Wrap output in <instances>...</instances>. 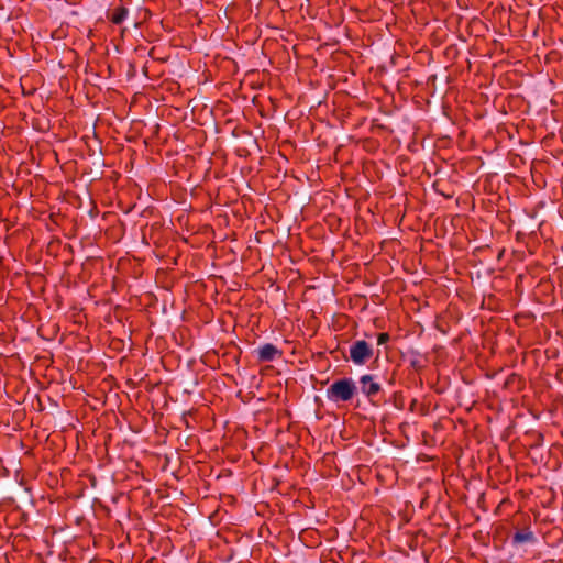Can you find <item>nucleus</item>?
<instances>
[{
	"label": "nucleus",
	"instance_id": "39448f33",
	"mask_svg": "<svg viewBox=\"0 0 563 563\" xmlns=\"http://www.w3.org/2000/svg\"><path fill=\"white\" fill-rule=\"evenodd\" d=\"M538 488H539V494L536 496V498L539 499V503L543 507L549 506L554 500V494H553L552 488L547 487L545 485H541Z\"/></svg>",
	"mask_w": 563,
	"mask_h": 563
},
{
	"label": "nucleus",
	"instance_id": "ddd939ff",
	"mask_svg": "<svg viewBox=\"0 0 563 563\" xmlns=\"http://www.w3.org/2000/svg\"><path fill=\"white\" fill-rule=\"evenodd\" d=\"M543 225H544V220H540V221L538 222V228H539V230H541V228H542Z\"/></svg>",
	"mask_w": 563,
	"mask_h": 563
},
{
	"label": "nucleus",
	"instance_id": "f8f14e48",
	"mask_svg": "<svg viewBox=\"0 0 563 563\" xmlns=\"http://www.w3.org/2000/svg\"><path fill=\"white\" fill-rule=\"evenodd\" d=\"M530 415H532L536 419H539L541 411H537L536 409L530 408Z\"/></svg>",
	"mask_w": 563,
	"mask_h": 563
},
{
	"label": "nucleus",
	"instance_id": "9d476101",
	"mask_svg": "<svg viewBox=\"0 0 563 563\" xmlns=\"http://www.w3.org/2000/svg\"><path fill=\"white\" fill-rule=\"evenodd\" d=\"M541 353H542V352H541V350H540V349H534V350H532V351L530 352V356H533V358H534V361H536V363H537V364H538V362H539V358H540V356H541Z\"/></svg>",
	"mask_w": 563,
	"mask_h": 563
},
{
	"label": "nucleus",
	"instance_id": "f3484780",
	"mask_svg": "<svg viewBox=\"0 0 563 563\" xmlns=\"http://www.w3.org/2000/svg\"><path fill=\"white\" fill-rule=\"evenodd\" d=\"M532 296H533L536 299H538V298H537V292H536V290L532 292Z\"/></svg>",
	"mask_w": 563,
	"mask_h": 563
},
{
	"label": "nucleus",
	"instance_id": "4468645a",
	"mask_svg": "<svg viewBox=\"0 0 563 563\" xmlns=\"http://www.w3.org/2000/svg\"><path fill=\"white\" fill-rule=\"evenodd\" d=\"M529 236H530V240H531L532 238H536V236H537V233H536L534 231H531V232L529 233Z\"/></svg>",
	"mask_w": 563,
	"mask_h": 563
},
{
	"label": "nucleus",
	"instance_id": "20e7f679",
	"mask_svg": "<svg viewBox=\"0 0 563 563\" xmlns=\"http://www.w3.org/2000/svg\"><path fill=\"white\" fill-rule=\"evenodd\" d=\"M280 354L278 349L272 343H266L257 350L258 360L262 362L274 361Z\"/></svg>",
	"mask_w": 563,
	"mask_h": 563
},
{
	"label": "nucleus",
	"instance_id": "6e6552de",
	"mask_svg": "<svg viewBox=\"0 0 563 563\" xmlns=\"http://www.w3.org/2000/svg\"><path fill=\"white\" fill-rule=\"evenodd\" d=\"M389 341V334L388 333H379L377 335V344L383 345Z\"/></svg>",
	"mask_w": 563,
	"mask_h": 563
},
{
	"label": "nucleus",
	"instance_id": "0eeeda50",
	"mask_svg": "<svg viewBox=\"0 0 563 563\" xmlns=\"http://www.w3.org/2000/svg\"><path fill=\"white\" fill-rule=\"evenodd\" d=\"M543 440V434L539 430H531L530 429V442H533V444L538 445Z\"/></svg>",
	"mask_w": 563,
	"mask_h": 563
},
{
	"label": "nucleus",
	"instance_id": "7ed1b4c3",
	"mask_svg": "<svg viewBox=\"0 0 563 563\" xmlns=\"http://www.w3.org/2000/svg\"><path fill=\"white\" fill-rule=\"evenodd\" d=\"M361 391L367 397L373 398L380 391V384L377 383L373 375L366 374L360 378Z\"/></svg>",
	"mask_w": 563,
	"mask_h": 563
},
{
	"label": "nucleus",
	"instance_id": "2eb2a0df",
	"mask_svg": "<svg viewBox=\"0 0 563 563\" xmlns=\"http://www.w3.org/2000/svg\"><path fill=\"white\" fill-rule=\"evenodd\" d=\"M530 175H531V177H532V180H533V181H536V179H534V174H533L532 169H530Z\"/></svg>",
	"mask_w": 563,
	"mask_h": 563
},
{
	"label": "nucleus",
	"instance_id": "f03ea898",
	"mask_svg": "<svg viewBox=\"0 0 563 563\" xmlns=\"http://www.w3.org/2000/svg\"><path fill=\"white\" fill-rule=\"evenodd\" d=\"M373 355V346L364 340H357L350 346V358L355 365H364Z\"/></svg>",
	"mask_w": 563,
	"mask_h": 563
},
{
	"label": "nucleus",
	"instance_id": "dca6fc26",
	"mask_svg": "<svg viewBox=\"0 0 563 563\" xmlns=\"http://www.w3.org/2000/svg\"><path fill=\"white\" fill-rule=\"evenodd\" d=\"M529 540H530V542H532V541H533V536H532V532H530V537H529Z\"/></svg>",
	"mask_w": 563,
	"mask_h": 563
},
{
	"label": "nucleus",
	"instance_id": "423d86ee",
	"mask_svg": "<svg viewBox=\"0 0 563 563\" xmlns=\"http://www.w3.org/2000/svg\"><path fill=\"white\" fill-rule=\"evenodd\" d=\"M126 14L128 11L125 9L118 10L112 16V22L115 24H120L125 19Z\"/></svg>",
	"mask_w": 563,
	"mask_h": 563
},
{
	"label": "nucleus",
	"instance_id": "f257e3e1",
	"mask_svg": "<svg viewBox=\"0 0 563 563\" xmlns=\"http://www.w3.org/2000/svg\"><path fill=\"white\" fill-rule=\"evenodd\" d=\"M356 393V385L351 378L338 379L327 389V398L332 402L350 401Z\"/></svg>",
	"mask_w": 563,
	"mask_h": 563
},
{
	"label": "nucleus",
	"instance_id": "1a4fd4ad",
	"mask_svg": "<svg viewBox=\"0 0 563 563\" xmlns=\"http://www.w3.org/2000/svg\"><path fill=\"white\" fill-rule=\"evenodd\" d=\"M538 288H542V289H544V290H550V289L552 288V285H551V283H550V282H548V280H543V282H540V283L538 284L537 289H538Z\"/></svg>",
	"mask_w": 563,
	"mask_h": 563
},
{
	"label": "nucleus",
	"instance_id": "9b49d317",
	"mask_svg": "<svg viewBox=\"0 0 563 563\" xmlns=\"http://www.w3.org/2000/svg\"><path fill=\"white\" fill-rule=\"evenodd\" d=\"M515 539L517 541H525L528 539V534L525 533V532H517L516 536H515Z\"/></svg>",
	"mask_w": 563,
	"mask_h": 563
}]
</instances>
